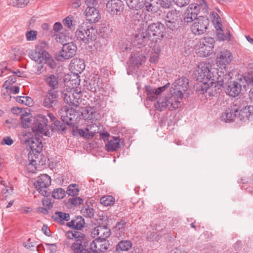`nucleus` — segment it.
<instances>
[{
  "instance_id": "1",
  "label": "nucleus",
  "mask_w": 253,
  "mask_h": 253,
  "mask_svg": "<svg viewBox=\"0 0 253 253\" xmlns=\"http://www.w3.org/2000/svg\"><path fill=\"white\" fill-rule=\"evenodd\" d=\"M211 66L209 63H200L198 66L196 76L197 80L208 86L212 85L217 83L220 85H223L224 82L219 76H214L211 69Z\"/></svg>"
},
{
  "instance_id": "2",
  "label": "nucleus",
  "mask_w": 253,
  "mask_h": 253,
  "mask_svg": "<svg viewBox=\"0 0 253 253\" xmlns=\"http://www.w3.org/2000/svg\"><path fill=\"white\" fill-rule=\"evenodd\" d=\"M165 29V25L160 22L151 23L148 26L145 32L136 35L135 40L138 41L141 40V42H140L141 44L142 42H145L147 40L154 41L158 39H162L164 37ZM138 43L139 42H138Z\"/></svg>"
},
{
  "instance_id": "3",
  "label": "nucleus",
  "mask_w": 253,
  "mask_h": 253,
  "mask_svg": "<svg viewBox=\"0 0 253 253\" xmlns=\"http://www.w3.org/2000/svg\"><path fill=\"white\" fill-rule=\"evenodd\" d=\"M48 48L47 43L46 42H42L36 46L34 50L29 53V57L31 59L39 63L37 72L38 74H41V70L43 68L42 63L50 58V55L46 51Z\"/></svg>"
},
{
  "instance_id": "4",
  "label": "nucleus",
  "mask_w": 253,
  "mask_h": 253,
  "mask_svg": "<svg viewBox=\"0 0 253 253\" xmlns=\"http://www.w3.org/2000/svg\"><path fill=\"white\" fill-rule=\"evenodd\" d=\"M97 30L91 24L83 23L79 26L76 32V36L78 40L85 43H88L96 40Z\"/></svg>"
},
{
  "instance_id": "5",
  "label": "nucleus",
  "mask_w": 253,
  "mask_h": 253,
  "mask_svg": "<svg viewBox=\"0 0 253 253\" xmlns=\"http://www.w3.org/2000/svg\"><path fill=\"white\" fill-rule=\"evenodd\" d=\"M215 41L211 37H205L200 39L196 46V54L198 56L205 57L213 52Z\"/></svg>"
},
{
  "instance_id": "6",
  "label": "nucleus",
  "mask_w": 253,
  "mask_h": 253,
  "mask_svg": "<svg viewBox=\"0 0 253 253\" xmlns=\"http://www.w3.org/2000/svg\"><path fill=\"white\" fill-rule=\"evenodd\" d=\"M180 102L176 99L172 93L171 96L168 97H159L155 103V108L159 111H162L167 107H169L170 111L174 110L178 108Z\"/></svg>"
},
{
  "instance_id": "7",
  "label": "nucleus",
  "mask_w": 253,
  "mask_h": 253,
  "mask_svg": "<svg viewBox=\"0 0 253 253\" xmlns=\"http://www.w3.org/2000/svg\"><path fill=\"white\" fill-rule=\"evenodd\" d=\"M62 120L64 123L59 121H54L51 124L49 128L52 131H56L58 133L62 134L65 133L66 130V126L65 124L74 128L77 127L75 116L72 117L71 114L69 116L62 117Z\"/></svg>"
},
{
  "instance_id": "8",
  "label": "nucleus",
  "mask_w": 253,
  "mask_h": 253,
  "mask_svg": "<svg viewBox=\"0 0 253 253\" xmlns=\"http://www.w3.org/2000/svg\"><path fill=\"white\" fill-rule=\"evenodd\" d=\"M46 116L40 114L35 116L32 126V130L35 134L47 135L50 126Z\"/></svg>"
},
{
  "instance_id": "9",
  "label": "nucleus",
  "mask_w": 253,
  "mask_h": 253,
  "mask_svg": "<svg viewBox=\"0 0 253 253\" xmlns=\"http://www.w3.org/2000/svg\"><path fill=\"white\" fill-rule=\"evenodd\" d=\"M90 248V239L85 234H82L78 241L72 246V253H92Z\"/></svg>"
},
{
  "instance_id": "10",
  "label": "nucleus",
  "mask_w": 253,
  "mask_h": 253,
  "mask_svg": "<svg viewBox=\"0 0 253 253\" xmlns=\"http://www.w3.org/2000/svg\"><path fill=\"white\" fill-rule=\"evenodd\" d=\"M210 23V20L207 17L199 16L193 22L191 30L196 36L201 35L207 31Z\"/></svg>"
},
{
  "instance_id": "11",
  "label": "nucleus",
  "mask_w": 253,
  "mask_h": 253,
  "mask_svg": "<svg viewBox=\"0 0 253 253\" xmlns=\"http://www.w3.org/2000/svg\"><path fill=\"white\" fill-rule=\"evenodd\" d=\"M51 181V178L47 174H41L38 176L35 185L40 193L43 196L47 197L50 193L47 188L50 185Z\"/></svg>"
},
{
  "instance_id": "12",
  "label": "nucleus",
  "mask_w": 253,
  "mask_h": 253,
  "mask_svg": "<svg viewBox=\"0 0 253 253\" xmlns=\"http://www.w3.org/2000/svg\"><path fill=\"white\" fill-rule=\"evenodd\" d=\"M188 80L185 78H181L176 80L173 84L174 88L172 94L180 102L184 93L187 90L188 87Z\"/></svg>"
},
{
  "instance_id": "13",
  "label": "nucleus",
  "mask_w": 253,
  "mask_h": 253,
  "mask_svg": "<svg viewBox=\"0 0 253 253\" xmlns=\"http://www.w3.org/2000/svg\"><path fill=\"white\" fill-rule=\"evenodd\" d=\"M27 143L31 149L29 155L32 154L34 156H38L42 151L43 146L40 136L38 134H35V136H32L27 140Z\"/></svg>"
},
{
  "instance_id": "14",
  "label": "nucleus",
  "mask_w": 253,
  "mask_h": 253,
  "mask_svg": "<svg viewBox=\"0 0 253 253\" xmlns=\"http://www.w3.org/2000/svg\"><path fill=\"white\" fill-rule=\"evenodd\" d=\"M76 51L77 46L73 42L65 43L63 45L60 55L58 56V60L71 58L76 54Z\"/></svg>"
},
{
  "instance_id": "15",
  "label": "nucleus",
  "mask_w": 253,
  "mask_h": 253,
  "mask_svg": "<svg viewBox=\"0 0 253 253\" xmlns=\"http://www.w3.org/2000/svg\"><path fill=\"white\" fill-rule=\"evenodd\" d=\"M82 234V232L78 231H67L65 234L67 239L65 240L62 243L64 249H69L72 252V246L78 241V239Z\"/></svg>"
},
{
  "instance_id": "16",
  "label": "nucleus",
  "mask_w": 253,
  "mask_h": 253,
  "mask_svg": "<svg viewBox=\"0 0 253 253\" xmlns=\"http://www.w3.org/2000/svg\"><path fill=\"white\" fill-rule=\"evenodd\" d=\"M58 90H48L42 101V105L46 108H51L58 102Z\"/></svg>"
},
{
  "instance_id": "17",
  "label": "nucleus",
  "mask_w": 253,
  "mask_h": 253,
  "mask_svg": "<svg viewBox=\"0 0 253 253\" xmlns=\"http://www.w3.org/2000/svg\"><path fill=\"white\" fill-rule=\"evenodd\" d=\"M233 59L231 52L227 49H224L221 51L216 57L217 66L220 68H225L226 65L229 64Z\"/></svg>"
},
{
  "instance_id": "18",
  "label": "nucleus",
  "mask_w": 253,
  "mask_h": 253,
  "mask_svg": "<svg viewBox=\"0 0 253 253\" xmlns=\"http://www.w3.org/2000/svg\"><path fill=\"white\" fill-rule=\"evenodd\" d=\"M111 235V231L106 226H98L94 228L91 232V235L96 239L105 240Z\"/></svg>"
},
{
  "instance_id": "19",
  "label": "nucleus",
  "mask_w": 253,
  "mask_h": 253,
  "mask_svg": "<svg viewBox=\"0 0 253 253\" xmlns=\"http://www.w3.org/2000/svg\"><path fill=\"white\" fill-rule=\"evenodd\" d=\"M84 85L87 89L92 92H95L97 89L102 87L103 83L99 76L95 75L88 79V80L85 81Z\"/></svg>"
},
{
  "instance_id": "20",
  "label": "nucleus",
  "mask_w": 253,
  "mask_h": 253,
  "mask_svg": "<svg viewBox=\"0 0 253 253\" xmlns=\"http://www.w3.org/2000/svg\"><path fill=\"white\" fill-rule=\"evenodd\" d=\"M109 246L108 242L103 240H90V248L94 253H101L107 250Z\"/></svg>"
},
{
  "instance_id": "21",
  "label": "nucleus",
  "mask_w": 253,
  "mask_h": 253,
  "mask_svg": "<svg viewBox=\"0 0 253 253\" xmlns=\"http://www.w3.org/2000/svg\"><path fill=\"white\" fill-rule=\"evenodd\" d=\"M123 6L121 0H109L106 4V8L107 11L112 15H118L122 11Z\"/></svg>"
},
{
  "instance_id": "22",
  "label": "nucleus",
  "mask_w": 253,
  "mask_h": 253,
  "mask_svg": "<svg viewBox=\"0 0 253 253\" xmlns=\"http://www.w3.org/2000/svg\"><path fill=\"white\" fill-rule=\"evenodd\" d=\"M197 6L194 4H191L186 8L183 15V22L188 24L194 22L198 17V10L196 9Z\"/></svg>"
},
{
  "instance_id": "23",
  "label": "nucleus",
  "mask_w": 253,
  "mask_h": 253,
  "mask_svg": "<svg viewBox=\"0 0 253 253\" xmlns=\"http://www.w3.org/2000/svg\"><path fill=\"white\" fill-rule=\"evenodd\" d=\"M43 80L47 85L50 87L49 90H58L59 86V77L56 74H48L43 77Z\"/></svg>"
},
{
  "instance_id": "24",
  "label": "nucleus",
  "mask_w": 253,
  "mask_h": 253,
  "mask_svg": "<svg viewBox=\"0 0 253 253\" xmlns=\"http://www.w3.org/2000/svg\"><path fill=\"white\" fill-rule=\"evenodd\" d=\"M69 68L73 74L79 75L85 69L84 60L82 59L74 58L71 60Z\"/></svg>"
},
{
  "instance_id": "25",
  "label": "nucleus",
  "mask_w": 253,
  "mask_h": 253,
  "mask_svg": "<svg viewBox=\"0 0 253 253\" xmlns=\"http://www.w3.org/2000/svg\"><path fill=\"white\" fill-rule=\"evenodd\" d=\"M85 12L86 19L90 22V24L98 22L101 18L99 10L94 6L87 7Z\"/></svg>"
},
{
  "instance_id": "26",
  "label": "nucleus",
  "mask_w": 253,
  "mask_h": 253,
  "mask_svg": "<svg viewBox=\"0 0 253 253\" xmlns=\"http://www.w3.org/2000/svg\"><path fill=\"white\" fill-rule=\"evenodd\" d=\"M154 0H141L139 1L138 9H145L148 12L155 13L158 11V7L156 6Z\"/></svg>"
},
{
  "instance_id": "27",
  "label": "nucleus",
  "mask_w": 253,
  "mask_h": 253,
  "mask_svg": "<svg viewBox=\"0 0 253 253\" xmlns=\"http://www.w3.org/2000/svg\"><path fill=\"white\" fill-rule=\"evenodd\" d=\"M124 141L117 137H113L106 144V150L107 152H113L116 151L121 147V144H123Z\"/></svg>"
},
{
  "instance_id": "28",
  "label": "nucleus",
  "mask_w": 253,
  "mask_h": 253,
  "mask_svg": "<svg viewBox=\"0 0 253 253\" xmlns=\"http://www.w3.org/2000/svg\"><path fill=\"white\" fill-rule=\"evenodd\" d=\"M237 112H238V109L237 107H234L233 108H228L222 113L221 117V120L226 122H233L236 117V113Z\"/></svg>"
},
{
  "instance_id": "29",
  "label": "nucleus",
  "mask_w": 253,
  "mask_h": 253,
  "mask_svg": "<svg viewBox=\"0 0 253 253\" xmlns=\"http://www.w3.org/2000/svg\"><path fill=\"white\" fill-rule=\"evenodd\" d=\"M239 118L241 121L246 122L253 116V106H247L240 110L239 113Z\"/></svg>"
},
{
  "instance_id": "30",
  "label": "nucleus",
  "mask_w": 253,
  "mask_h": 253,
  "mask_svg": "<svg viewBox=\"0 0 253 253\" xmlns=\"http://www.w3.org/2000/svg\"><path fill=\"white\" fill-rule=\"evenodd\" d=\"M241 90V85L237 82H234L228 85L226 93L232 97L239 95Z\"/></svg>"
},
{
  "instance_id": "31",
  "label": "nucleus",
  "mask_w": 253,
  "mask_h": 253,
  "mask_svg": "<svg viewBox=\"0 0 253 253\" xmlns=\"http://www.w3.org/2000/svg\"><path fill=\"white\" fill-rule=\"evenodd\" d=\"M93 125H87L85 128V130L88 133H85L84 130L82 129H77L76 130V133L80 136H83L85 138H92L94 134L96 132V131L94 130V131L90 130L91 129V128L93 127ZM76 131L74 129L73 130V133L74 135H76L75 134Z\"/></svg>"
},
{
  "instance_id": "32",
  "label": "nucleus",
  "mask_w": 253,
  "mask_h": 253,
  "mask_svg": "<svg viewBox=\"0 0 253 253\" xmlns=\"http://www.w3.org/2000/svg\"><path fill=\"white\" fill-rule=\"evenodd\" d=\"M73 95V92L71 90H64L62 92V97L64 102L71 106L77 107L79 106L80 103H78L76 99L74 100L73 98H72Z\"/></svg>"
},
{
  "instance_id": "33",
  "label": "nucleus",
  "mask_w": 253,
  "mask_h": 253,
  "mask_svg": "<svg viewBox=\"0 0 253 253\" xmlns=\"http://www.w3.org/2000/svg\"><path fill=\"white\" fill-rule=\"evenodd\" d=\"M38 157L34 156L32 154L28 155L29 163L26 165V169L29 172L34 173L37 170Z\"/></svg>"
},
{
  "instance_id": "34",
  "label": "nucleus",
  "mask_w": 253,
  "mask_h": 253,
  "mask_svg": "<svg viewBox=\"0 0 253 253\" xmlns=\"http://www.w3.org/2000/svg\"><path fill=\"white\" fill-rule=\"evenodd\" d=\"M84 219L82 216H77L75 219L67 223L68 226L76 229H81L84 225Z\"/></svg>"
},
{
  "instance_id": "35",
  "label": "nucleus",
  "mask_w": 253,
  "mask_h": 253,
  "mask_svg": "<svg viewBox=\"0 0 253 253\" xmlns=\"http://www.w3.org/2000/svg\"><path fill=\"white\" fill-rule=\"evenodd\" d=\"M54 220L61 224H64V221H68L70 220V215L69 213L61 211H56L53 216Z\"/></svg>"
},
{
  "instance_id": "36",
  "label": "nucleus",
  "mask_w": 253,
  "mask_h": 253,
  "mask_svg": "<svg viewBox=\"0 0 253 253\" xmlns=\"http://www.w3.org/2000/svg\"><path fill=\"white\" fill-rule=\"evenodd\" d=\"M132 243L130 240H122L118 243L116 246L117 249L121 251H127L131 249Z\"/></svg>"
},
{
  "instance_id": "37",
  "label": "nucleus",
  "mask_w": 253,
  "mask_h": 253,
  "mask_svg": "<svg viewBox=\"0 0 253 253\" xmlns=\"http://www.w3.org/2000/svg\"><path fill=\"white\" fill-rule=\"evenodd\" d=\"M180 13L175 9H172L167 12L166 21H179Z\"/></svg>"
},
{
  "instance_id": "38",
  "label": "nucleus",
  "mask_w": 253,
  "mask_h": 253,
  "mask_svg": "<svg viewBox=\"0 0 253 253\" xmlns=\"http://www.w3.org/2000/svg\"><path fill=\"white\" fill-rule=\"evenodd\" d=\"M115 199L114 197L111 195H105L101 197L100 199V204L102 205L108 207L114 204Z\"/></svg>"
},
{
  "instance_id": "39",
  "label": "nucleus",
  "mask_w": 253,
  "mask_h": 253,
  "mask_svg": "<svg viewBox=\"0 0 253 253\" xmlns=\"http://www.w3.org/2000/svg\"><path fill=\"white\" fill-rule=\"evenodd\" d=\"M198 3L194 4L195 6H197L196 9L198 10V13L200 9L203 13H207L208 12L209 6L206 1V0H197Z\"/></svg>"
},
{
  "instance_id": "40",
  "label": "nucleus",
  "mask_w": 253,
  "mask_h": 253,
  "mask_svg": "<svg viewBox=\"0 0 253 253\" xmlns=\"http://www.w3.org/2000/svg\"><path fill=\"white\" fill-rule=\"evenodd\" d=\"M155 88H152L150 85L145 86V91L149 100L153 101L156 98V96H157V94L156 92H155Z\"/></svg>"
},
{
  "instance_id": "41",
  "label": "nucleus",
  "mask_w": 253,
  "mask_h": 253,
  "mask_svg": "<svg viewBox=\"0 0 253 253\" xmlns=\"http://www.w3.org/2000/svg\"><path fill=\"white\" fill-rule=\"evenodd\" d=\"M65 195V191L61 188L54 189L52 193V197L56 199H63Z\"/></svg>"
},
{
  "instance_id": "42",
  "label": "nucleus",
  "mask_w": 253,
  "mask_h": 253,
  "mask_svg": "<svg viewBox=\"0 0 253 253\" xmlns=\"http://www.w3.org/2000/svg\"><path fill=\"white\" fill-rule=\"evenodd\" d=\"M79 190L78 186L76 184H70L68 186L67 190V193L69 196H75L78 195Z\"/></svg>"
},
{
  "instance_id": "43",
  "label": "nucleus",
  "mask_w": 253,
  "mask_h": 253,
  "mask_svg": "<svg viewBox=\"0 0 253 253\" xmlns=\"http://www.w3.org/2000/svg\"><path fill=\"white\" fill-rule=\"evenodd\" d=\"M81 212L84 216L89 218L92 217L94 214V210L88 206L83 207Z\"/></svg>"
},
{
  "instance_id": "44",
  "label": "nucleus",
  "mask_w": 253,
  "mask_h": 253,
  "mask_svg": "<svg viewBox=\"0 0 253 253\" xmlns=\"http://www.w3.org/2000/svg\"><path fill=\"white\" fill-rule=\"evenodd\" d=\"M132 13L131 21L137 24L139 22L143 20V14L140 12H138V10H135Z\"/></svg>"
},
{
  "instance_id": "45",
  "label": "nucleus",
  "mask_w": 253,
  "mask_h": 253,
  "mask_svg": "<svg viewBox=\"0 0 253 253\" xmlns=\"http://www.w3.org/2000/svg\"><path fill=\"white\" fill-rule=\"evenodd\" d=\"M10 5L18 7H24L29 2V0H10Z\"/></svg>"
},
{
  "instance_id": "46",
  "label": "nucleus",
  "mask_w": 253,
  "mask_h": 253,
  "mask_svg": "<svg viewBox=\"0 0 253 253\" xmlns=\"http://www.w3.org/2000/svg\"><path fill=\"white\" fill-rule=\"evenodd\" d=\"M73 77L75 78V79H69V81L67 82L68 84V85H71L72 88L77 87V86L80 84V80L79 79V75L73 74Z\"/></svg>"
},
{
  "instance_id": "47",
  "label": "nucleus",
  "mask_w": 253,
  "mask_h": 253,
  "mask_svg": "<svg viewBox=\"0 0 253 253\" xmlns=\"http://www.w3.org/2000/svg\"><path fill=\"white\" fill-rule=\"evenodd\" d=\"M21 126L24 128L29 127L31 124V119L29 115H24L21 117Z\"/></svg>"
},
{
  "instance_id": "48",
  "label": "nucleus",
  "mask_w": 253,
  "mask_h": 253,
  "mask_svg": "<svg viewBox=\"0 0 253 253\" xmlns=\"http://www.w3.org/2000/svg\"><path fill=\"white\" fill-rule=\"evenodd\" d=\"M211 20L213 24L215 25V27L220 28L222 26L220 17L217 13L213 12L212 13Z\"/></svg>"
},
{
  "instance_id": "49",
  "label": "nucleus",
  "mask_w": 253,
  "mask_h": 253,
  "mask_svg": "<svg viewBox=\"0 0 253 253\" xmlns=\"http://www.w3.org/2000/svg\"><path fill=\"white\" fill-rule=\"evenodd\" d=\"M73 17L69 16L66 17L63 21V24L64 26L71 29L73 27Z\"/></svg>"
},
{
  "instance_id": "50",
  "label": "nucleus",
  "mask_w": 253,
  "mask_h": 253,
  "mask_svg": "<svg viewBox=\"0 0 253 253\" xmlns=\"http://www.w3.org/2000/svg\"><path fill=\"white\" fill-rule=\"evenodd\" d=\"M42 203L45 208L50 210L52 209L54 202L51 198H45L42 200Z\"/></svg>"
},
{
  "instance_id": "51",
  "label": "nucleus",
  "mask_w": 253,
  "mask_h": 253,
  "mask_svg": "<svg viewBox=\"0 0 253 253\" xmlns=\"http://www.w3.org/2000/svg\"><path fill=\"white\" fill-rule=\"evenodd\" d=\"M179 21H166V24L168 28L170 30L174 31L178 27Z\"/></svg>"
},
{
  "instance_id": "52",
  "label": "nucleus",
  "mask_w": 253,
  "mask_h": 253,
  "mask_svg": "<svg viewBox=\"0 0 253 253\" xmlns=\"http://www.w3.org/2000/svg\"><path fill=\"white\" fill-rule=\"evenodd\" d=\"M26 35L27 41H34L37 38V32L36 31L31 30L28 31Z\"/></svg>"
},
{
  "instance_id": "53",
  "label": "nucleus",
  "mask_w": 253,
  "mask_h": 253,
  "mask_svg": "<svg viewBox=\"0 0 253 253\" xmlns=\"http://www.w3.org/2000/svg\"><path fill=\"white\" fill-rule=\"evenodd\" d=\"M69 202L73 205H80L83 202V200L79 197H73L69 199Z\"/></svg>"
},
{
  "instance_id": "54",
  "label": "nucleus",
  "mask_w": 253,
  "mask_h": 253,
  "mask_svg": "<svg viewBox=\"0 0 253 253\" xmlns=\"http://www.w3.org/2000/svg\"><path fill=\"white\" fill-rule=\"evenodd\" d=\"M16 81V79L14 76H10L8 80L4 82L3 87L8 88L9 86Z\"/></svg>"
},
{
  "instance_id": "55",
  "label": "nucleus",
  "mask_w": 253,
  "mask_h": 253,
  "mask_svg": "<svg viewBox=\"0 0 253 253\" xmlns=\"http://www.w3.org/2000/svg\"><path fill=\"white\" fill-rule=\"evenodd\" d=\"M31 98L28 96H17L16 98V100L17 102L22 104L27 105V102L29 100H31Z\"/></svg>"
},
{
  "instance_id": "56",
  "label": "nucleus",
  "mask_w": 253,
  "mask_h": 253,
  "mask_svg": "<svg viewBox=\"0 0 253 253\" xmlns=\"http://www.w3.org/2000/svg\"><path fill=\"white\" fill-rule=\"evenodd\" d=\"M172 1L174 2V0H160V3L163 8H169L171 6Z\"/></svg>"
},
{
  "instance_id": "57",
  "label": "nucleus",
  "mask_w": 253,
  "mask_h": 253,
  "mask_svg": "<svg viewBox=\"0 0 253 253\" xmlns=\"http://www.w3.org/2000/svg\"><path fill=\"white\" fill-rule=\"evenodd\" d=\"M159 238L160 236L157 232H151L149 234H147V239L149 241H158Z\"/></svg>"
},
{
  "instance_id": "58",
  "label": "nucleus",
  "mask_w": 253,
  "mask_h": 253,
  "mask_svg": "<svg viewBox=\"0 0 253 253\" xmlns=\"http://www.w3.org/2000/svg\"><path fill=\"white\" fill-rule=\"evenodd\" d=\"M190 0H174V2L179 7H183L189 4Z\"/></svg>"
},
{
  "instance_id": "59",
  "label": "nucleus",
  "mask_w": 253,
  "mask_h": 253,
  "mask_svg": "<svg viewBox=\"0 0 253 253\" xmlns=\"http://www.w3.org/2000/svg\"><path fill=\"white\" fill-rule=\"evenodd\" d=\"M23 245L25 248L30 250H33L36 247L35 244L31 242V238L28 239L26 242H24Z\"/></svg>"
},
{
  "instance_id": "60",
  "label": "nucleus",
  "mask_w": 253,
  "mask_h": 253,
  "mask_svg": "<svg viewBox=\"0 0 253 253\" xmlns=\"http://www.w3.org/2000/svg\"><path fill=\"white\" fill-rule=\"evenodd\" d=\"M169 83H168L163 86L159 87L157 89L156 88L155 92H156L157 95H159L164 91H165L167 88H168L169 87Z\"/></svg>"
},
{
  "instance_id": "61",
  "label": "nucleus",
  "mask_w": 253,
  "mask_h": 253,
  "mask_svg": "<svg viewBox=\"0 0 253 253\" xmlns=\"http://www.w3.org/2000/svg\"><path fill=\"white\" fill-rule=\"evenodd\" d=\"M13 141L10 137H5L1 142L2 144L11 145L13 144Z\"/></svg>"
},
{
  "instance_id": "62",
  "label": "nucleus",
  "mask_w": 253,
  "mask_h": 253,
  "mask_svg": "<svg viewBox=\"0 0 253 253\" xmlns=\"http://www.w3.org/2000/svg\"><path fill=\"white\" fill-rule=\"evenodd\" d=\"M244 80L248 85H253V78L250 75L244 76L243 77Z\"/></svg>"
},
{
  "instance_id": "63",
  "label": "nucleus",
  "mask_w": 253,
  "mask_h": 253,
  "mask_svg": "<svg viewBox=\"0 0 253 253\" xmlns=\"http://www.w3.org/2000/svg\"><path fill=\"white\" fill-rule=\"evenodd\" d=\"M98 0H84V2L88 7H91L96 5L98 3Z\"/></svg>"
},
{
  "instance_id": "64",
  "label": "nucleus",
  "mask_w": 253,
  "mask_h": 253,
  "mask_svg": "<svg viewBox=\"0 0 253 253\" xmlns=\"http://www.w3.org/2000/svg\"><path fill=\"white\" fill-rule=\"evenodd\" d=\"M135 58L136 57L135 54L131 55L129 59L130 62L136 66L140 65L141 64V62L139 60H134Z\"/></svg>"
}]
</instances>
